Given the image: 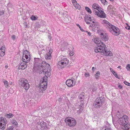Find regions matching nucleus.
<instances>
[{
    "label": "nucleus",
    "instance_id": "f257e3e1",
    "mask_svg": "<svg viewBox=\"0 0 130 130\" xmlns=\"http://www.w3.org/2000/svg\"><path fill=\"white\" fill-rule=\"evenodd\" d=\"M103 21L108 26L109 30L112 34L118 36L120 34V31L118 28L112 25L105 20H103Z\"/></svg>",
    "mask_w": 130,
    "mask_h": 130
},
{
    "label": "nucleus",
    "instance_id": "f03ea898",
    "mask_svg": "<svg viewBox=\"0 0 130 130\" xmlns=\"http://www.w3.org/2000/svg\"><path fill=\"white\" fill-rule=\"evenodd\" d=\"M86 96V95H85V93H84L80 94L79 95L78 97L80 99V101L81 103L78 106L77 108L78 110H77V112L78 114H79L82 112L83 110L84 107L83 103Z\"/></svg>",
    "mask_w": 130,
    "mask_h": 130
},
{
    "label": "nucleus",
    "instance_id": "7ed1b4c3",
    "mask_svg": "<svg viewBox=\"0 0 130 130\" xmlns=\"http://www.w3.org/2000/svg\"><path fill=\"white\" fill-rule=\"evenodd\" d=\"M105 100L104 96H101L97 98L94 102L93 105L96 108H100L101 107Z\"/></svg>",
    "mask_w": 130,
    "mask_h": 130
},
{
    "label": "nucleus",
    "instance_id": "20e7f679",
    "mask_svg": "<svg viewBox=\"0 0 130 130\" xmlns=\"http://www.w3.org/2000/svg\"><path fill=\"white\" fill-rule=\"evenodd\" d=\"M19 84L20 87H23L26 90L29 87V84L27 80L24 78H21L19 81Z\"/></svg>",
    "mask_w": 130,
    "mask_h": 130
},
{
    "label": "nucleus",
    "instance_id": "39448f33",
    "mask_svg": "<svg viewBox=\"0 0 130 130\" xmlns=\"http://www.w3.org/2000/svg\"><path fill=\"white\" fill-rule=\"evenodd\" d=\"M65 121L67 124L70 127L75 126L76 123L74 119L71 117L66 118L65 120Z\"/></svg>",
    "mask_w": 130,
    "mask_h": 130
},
{
    "label": "nucleus",
    "instance_id": "423d86ee",
    "mask_svg": "<svg viewBox=\"0 0 130 130\" xmlns=\"http://www.w3.org/2000/svg\"><path fill=\"white\" fill-rule=\"evenodd\" d=\"M128 118L126 115H124L123 116L119 118L118 120L119 123L121 125L125 126L128 123Z\"/></svg>",
    "mask_w": 130,
    "mask_h": 130
},
{
    "label": "nucleus",
    "instance_id": "0eeeda50",
    "mask_svg": "<svg viewBox=\"0 0 130 130\" xmlns=\"http://www.w3.org/2000/svg\"><path fill=\"white\" fill-rule=\"evenodd\" d=\"M46 77H45L44 76L42 79V83H41L40 85V92H41V93L43 92V90H45L47 88V85L46 83H45L47 81V79Z\"/></svg>",
    "mask_w": 130,
    "mask_h": 130
},
{
    "label": "nucleus",
    "instance_id": "6e6552de",
    "mask_svg": "<svg viewBox=\"0 0 130 130\" xmlns=\"http://www.w3.org/2000/svg\"><path fill=\"white\" fill-rule=\"evenodd\" d=\"M7 121L5 118L3 117L0 118V129H4L5 128Z\"/></svg>",
    "mask_w": 130,
    "mask_h": 130
},
{
    "label": "nucleus",
    "instance_id": "1a4fd4ad",
    "mask_svg": "<svg viewBox=\"0 0 130 130\" xmlns=\"http://www.w3.org/2000/svg\"><path fill=\"white\" fill-rule=\"evenodd\" d=\"M34 59V66L35 67H39V68H40V67L41 68L43 65H42V64H41V59L38 58H35Z\"/></svg>",
    "mask_w": 130,
    "mask_h": 130
},
{
    "label": "nucleus",
    "instance_id": "9d476101",
    "mask_svg": "<svg viewBox=\"0 0 130 130\" xmlns=\"http://www.w3.org/2000/svg\"><path fill=\"white\" fill-rule=\"evenodd\" d=\"M98 45V47L99 50V52H103V53L104 51L106 50L105 49L106 47L105 44L103 42L100 43L99 45Z\"/></svg>",
    "mask_w": 130,
    "mask_h": 130
},
{
    "label": "nucleus",
    "instance_id": "9b49d317",
    "mask_svg": "<svg viewBox=\"0 0 130 130\" xmlns=\"http://www.w3.org/2000/svg\"><path fill=\"white\" fill-rule=\"evenodd\" d=\"M99 7H97V8L98 9H97L99 10L98 13H99L98 14L100 15H98V16L101 18H105L106 17V14L104 13V11L101 10L102 8L99 6Z\"/></svg>",
    "mask_w": 130,
    "mask_h": 130
},
{
    "label": "nucleus",
    "instance_id": "f8f14e48",
    "mask_svg": "<svg viewBox=\"0 0 130 130\" xmlns=\"http://www.w3.org/2000/svg\"><path fill=\"white\" fill-rule=\"evenodd\" d=\"M69 63V60L67 59L63 61H59L58 65L61 67V68H63Z\"/></svg>",
    "mask_w": 130,
    "mask_h": 130
},
{
    "label": "nucleus",
    "instance_id": "ddd939ff",
    "mask_svg": "<svg viewBox=\"0 0 130 130\" xmlns=\"http://www.w3.org/2000/svg\"><path fill=\"white\" fill-rule=\"evenodd\" d=\"M75 82H74L73 80L71 79H69L67 80L66 82V85L69 87H73L75 84Z\"/></svg>",
    "mask_w": 130,
    "mask_h": 130
},
{
    "label": "nucleus",
    "instance_id": "4468645a",
    "mask_svg": "<svg viewBox=\"0 0 130 130\" xmlns=\"http://www.w3.org/2000/svg\"><path fill=\"white\" fill-rule=\"evenodd\" d=\"M63 20L65 23L69 22L70 21V17L69 15L67 14L66 13H65L63 14Z\"/></svg>",
    "mask_w": 130,
    "mask_h": 130
},
{
    "label": "nucleus",
    "instance_id": "2eb2a0df",
    "mask_svg": "<svg viewBox=\"0 0 130 130\" xmlns=\"http://www.w3.org/2000/svg\"><path fill=\"white\" fill-rule=\"evenodd\" d=\"M89 15H86L85 17V20L87 24L90 23V22H89V21L90 22H91L93 20V18L90 17Z\"/></svg>",
    "mask_w": 130,
    "mask_h": 130
},
{
    "label": "nucleus",
    "instance_id": "dca6fc26",
    "mask_svg": "<svg viewBox=\"0 0 130 130\" xmlns=\"http://www.w3.org/2000/svg\"><path fill=\"white\" fill-rule=\"evenodd\" d=\"M25 62H22L18 67L19 69L24 70L27 67V65Z\"/></svg>",
    "mask_w": 130,
    "mask_h": 130
},
{
    "label": "nucleus",
    "instance_id": "f3484780",
    "mask_svg": "<svg viewBox=\"0 0 130 130\" xmlns=\"http://www.w3.org/2000/svg\"><path fill=\"white\" fill-rule=\"evenodd\" d=\"M40 125L41 126V129L45 130L47 129L48 127L46 126V123L44 122H41L40 123Z\"/></svg>",
    "mask_w": 130,
    "mask_h": 130
},
{
    "label": "nucleus",
    "instance_id": "a211bd4d",
    "mask_svg": "<svg viewBox=\"0 0 130 130\" xmlns=\"http://www.w3.org/2000/svg\"><path fill=\"white\" fill-rule=\"evenodd\" d=\"M100 35L101 37L102 40L105 41H106L108 40V38L106 34H104L103 33H101L100 34Z\"/></svg>",
    "mask_w": 130,
    "mask_h": 130
},
{
    "label": "nucleus",
    "instance_id": "6ab92c4d",
    "mask_svg": "<svg viewBox=\"0 0 130 130\" xmlns=\"http://www.w3.org/2000/svg\"><path fill=\"white\" fill-rule=\"evenodd\" d=\"M103 54L106 56H111L112 55V53L111 52L109 51H107V50L106 49L104 51Z\"/></svg>",
    "mask_w": 130,
    "mask_h": 130
},
{
    "label": "nucleus",
    "instance_id": "aec40b11",
    "mask_svg": "<svg viewBox=\"0 0 130 130\" xmlns=\"http://www.w3.org/2000/svg\"><path fill=\"white\" fill-rule=\"evenodd\" d=\"M2 47L0 49V56L3 57L5 54V48H3L4 49H2Z\"/></svg>",
    "mask_w": 130,
    "mask_h": 130
},
{
    "label": "nucleus",
    "instance_id": "412c9836",
    "mask_svg": "<svg viewBox=\"0 0 130 130\" xmlns=\"http://www.w3.org/2000/svg\"><path fill=\"white\" fill-rule=\"evenodd\" d=\"M45 58L46 60L50 59L52 58V56L49 53H47L45 56Z\"/></svg>",
    "mask_w": 130,
    "mask_h": 130
},
{
    "label": "nucleus",
    "instance_id": "4be33fe9",
    "mask_svg": "<svg viewBox=\"0 0 130 130\" xmlns=\"http://www.w3.org/2000/svg\"><path fill=\"white\" fill-rule=\"evenodd\" d=\"M45 66H44L43 65L41 68L40 67V68H40V69H42V71L44 74L45 73V72H46V71H47V70H48L47 69H46V68H45Z\"/></svg>",
    "mask_w": 130,
    "mask_h": 130
},
{
    "label": "nucleus",
    "instance_id": "5701e85b",
    "mask_svg": "<svg viewBox=\"0 0 130 130\" xmlns=\"http://www.w3.org/2000/svg\"><path fill=\"white\" fill-rule=\"evenodd\" d=\"M94 42L96 44H98V45H99V44L101 43H103L101 41H100L99 39L96 38H94Z\"/></svg>",
    "mask_w": 130,
    "mask_h": 130
},
{
    "label": "nucleus",
    "instance_id": "b1692460",
    "mask_svg": "<svg viewBox=\"0 0 130 130\" xmlns=\"http://www.w3.org/2000/svg\"><path fill=\"white\" fill-rule=\"evenodd\" d=\"M97 9L96 8L93 9V12L95 14L97 15L98 16V15H100L98 14L99 13H98L99 10Z\"/></svg>",
    "mask_w": 130,
    "mask_h": 130
},
{
    "label": "nucleus",
    "instance_id": "393cba45",
    "mask_svg": "<svg viewBox=\"0 0 130 130\" xmlns=\"http://www.w3.org/2000/svg\"><path fill=\"white\" fill-rule=\"evenodd\" d=\"M73 5L76 8L78 9H80V6L78 3H77V2L75 3H74Z\"/></svg>",
    "mask_w": 130,
    "mask_h": 130
},
{
    "label": "nucleus",
    "instance_id": "a878e982",
    "mask_svg": "<svg viewBox=\"0 0 130 130\" xmlns=\"http://www.w3.org/2000/svg\"><path fill=\"white\" fill-rule=\"evenodd\" d=\"M41 110H42L43 112V113H47V110L48 109V107H45V108H41Z\"/></svg>",
    "mask_w": 130,
    "mask_h": 130
},
{
    "label": "nucleus",
    "instance_id": "bb28decb",
    "mask_svg": "<svg viewBox=\"0 0 130 130\" xmlns=\"http://www.w3.org/2000/svg\"><path fill=\"white\" fill-rule=\"evenodd\" d=\"M13 116V114L11 113H10L9 114H7L5 115V116L6 118H9L12 117Z\"/></svg>",
    "mask_w": 130,
    "mask_h": 130
},
{
    "label": "nucleus",
    "instance_id": "cd10ccee",
    "mask_svg": "<svg viewBox=\"0 0 130 130\" xmlns=\"http://www.w3.org/2000/svg\"><path fill=\"white\" fill-rule=\"evenodd\" d=\"M126 125V126H124V130H130V125L127 124Z\"/></svg>",
    "mask_w": 130,
    "mask_h": 130
},
{
    "label": "nucleus",
    "instance_id": "c85d7f7f",
    "mask_svg": "<svg viewBox=\"0 0 130 130\" xmlns=\"http://www.w3.org/2000/svg\"><path fill=\"white\" fill-rule=\"evenodd\" d=\"M85 9L89 13H91V11L89 7H85Z\"/></svg>",
    "mask_w": 130,
    "mask_h": 130
},
{
    "label": "nucleus",
    "instance_id": "c756f323",
    "mask_svg": "<svg viewBox=\"0 0 130 130\" xmlns=\"http://www.w3.org/2000/svg\"><path fill=\"white\" fill-rule=\"evenodd\" d=\"M11 122L15 125H16L18 124L17 121L15 120H12L11 121Z\"/></svg>",
    "mask_w": 130,
    "mask_h": 130
},
{
    "label": "nucleus",
    "instance_id": "7c9ffc66",
    "mask_svg": "<svg viewBox=\"0 0 130 130\" xmlns=\"http://www.w3.org/2000/svg\"><path fill=\"white\" fill-rule=\"evenodd\" d=\"M100 75V72L99 71L97 72L95 75V77L96 78V79H98L97 77H99V76Z\"/></svg>",
    "mask_w": 130,
    "mask_h": 130
},
{
    "label": "nucleus",
    "instance_id": "2f4dec72",
    "mask_svg": "<svg viewBox=\"0 0 130 130\" xmlns=\"http://www.w3.org/2000/svg\"><path fill=\"white\" fill-rule=\"evenodd\" d=\"M97 7H99V5L96 3L94 4L92 6V7L93 9L94 8H97Z\"/></svg>",
    "mask_w": 130,
    "mask_h": 130
},
{
    "label": "nucleus",
    "instance_id": "473e14b6",
    "mask_svg": "<svg viewBox=\"0 0 130 130\" xmlns=\"http://www.w3.org/2000/svg\"><path fill=\"white\" fill-rule=\"evenodd\" d=\"M30 60V58L28 60H25V59H24V60H22L23 62H25V63H28Z\"/></svg>",
    "mask_w": 130,
    "mask_h": 130
},
{
    "label": "nucleus",
    "instance_id": "72a5a7b5",
    "mask_svg": "<svg viewBox=\"0 0 130 130\" xmlns=\"http://www.w3.org/2000/svg\"><path fill=\"white\" fill-rule=\"evenodd\" d=\"M30 18L32 20H35L37 18H36V17L34 15H32Z\"/></svg>",
    "mask_w": 130,
    "mask_h": 130
},
{
    "label": "nucleus",
    "instance_id": "f704fd0d",
    "mask_svg": "<svg viewBox=\"0 0 130 130\" xmlns=\"http://www.w3.org/2000/svg\"><path fill=\"white\" fill-rule=\"evenodd\" d=\"M92 22L93 23V24H92L91 23V25H90V26L91 27H93L95 26V23L93 21Z\"/></svg>",
    "mask_w": 130,
    "mask_h": 130
},
{
    "label": "nucleus",
    "instance_id": "c9c22d12",
    "mask_svg": "<svg viewBox=\"0 0 130 130\" xmlns=\"http://www.w3.org/2000/svg\"><path fill=\"white\" fill-rule=\"evenodd\" d=\"M59 60H60V61H61L63 59H65V57L64 56H60L59 58Z\"/></svg>",
    "mask_w": 130,
    "mask_h": 130
},
{
    "label": "nucleus",
    "instance_id": "e433bc0d",
    "mask_svg": "<svg viewBox=\"0 0 130 130\" xmlns=\"http://www.w3.org/2000/svg\"><path fill=\"white\" fill-rule=\"evenodd\" d=\"M76 25L80 29V30L82 31H84V30L83 29H82L81 26L78 24H76Z\"/></svg>",
    "mask_w": 130,
    "mask_h": 130
},
{
    "label": "nucleus",
    "instance_id": "4c0bfd02",
    "mask_svg": "<svg viewBox=\"0 0 130 130\" xmlns=\"http://www.w3.org/2000/svg\"><path fill=\"white\" fill-rule=\"evenodd\" d=\"M14 128L13 126H10L6 130H13Z\"/></svg>",
    "mask_w": 130,
    "mask_h": 130
},
{
    "label": "nucleus",
    "instance_id": "58836bf2",
    "mask_svg": "<svg viewBox=\"0 0 130 130\" xmlns=\"http://www.w3.org/2000/svg\"><path fill=\"white\" fill-rule=\"evenodd\" d=\"M126 68L128 70L130 71V64H128Z\"/></svg>",
    "mask_w": 130,
    "mask_h": 130
},
{
    "label": "nucleus",
    "instance_id": "ea45409f",
    "mask_svg": "<svg viewBox=\"0 0 130 130\" xmlns=\"http://www.w3.org/2000/svg\"><path fill=\"white\" fill-rule=\"evenodd\" d=\"M101 2L102 3H105V4H106L107 3V1L106 0H100Z\"/></svg>",
    "mask_w": 130,
    "mask_h": 130
},
{
    "label": "nucleus",
    "instance_id": "a19ab883",
    "mask_svg": "<svg viewBox=\"0 0 130 130\" xmlns=\"http://www.w3.org/2000/svg\"><path fill=\"white\" fill-rule=\"evenodd\" d=\"M4 83L5 85V86L6 87H7L8 86V83L7 81H4Z\"/></svg>",
    "mask_w": 130,
    "mask_h": 130
},
{
    "label": "nucleus",
    "instance_id": "79ce46f5",
    "mask_svg": "<svg viewBox=\"0 0 130 130\" xmlns=\"http://www.w3.org/2000/svg\"><path fill=\"white\" fill-rule=\"evenodd\" d=\"M124 83L126 85H128L129 86H130V84L127 82L126 81H124Z\"/></svg>",
    "mask_w": 130,
    "mask_h": 130
},
{
    "label": "nucleus",
    "instance_id": "37998d69",
    "mask_svg": "<svg viewBox=\"0 0 130 130\" xmlns=\"http://www.w3.org/2000/svg\"><path fill=\"white\" fill-rule=\"evenodd\" d=\"M48 38L50 40V41H51V39L52 38V37L51 36V35L50 34L48 35Z\"/></svg>",
    "mask_w": 130,
    "mask_h": 130
},
{
    "label": "nucleus",
    "instance_id": "c03bdc74",
    "mask_svg": "<svg viewBox=\"0 0 130 130\" xmlns=\"http://www.w3.org/2000/svg\"><path fill=\"white\" fill-rule=\"evenodd\" d=\"M112 8V5H110L108 6L107 9L108 10L111 9Z\"/></svg>",
    "mask_w": 130,
    "mask_h": 130
},
{
    "label": "nucleus",
    "instance_id": "a18cd8bd",
    "mask_svg": "<svg viewBox=\"0 0 130 130\" xmlns=\"http://www.w3.org/2000/svg\"><path fill=\"white\" fill-rule=\"evenodd\" d=\"M85 75L86 77H89L90 76V74L88 73H86L85 74Z\"/></svg>",
    "mask_w": 130,
    "mask_h": 130
},
{
    "label": "nucleus",
    "instance_id": "49530a36",
    "mask_svg": "<svg viewBox=\"0 0 130 130\" xmlns=\"http://www.w3.org/2000/svg\"><path fill=\"white\" fill-rule=\"evenodd\" d=\"M94 51L95 52H96V53H97L98 52H99V49H98V47H97L95 49Z\"/></svg>",
    "mask_w": 130,
    "mask_h": 130
},
{
    "label": "nucleus",
    "instance_id": "de8ad7c7",
    "mask_svg": "<svg viewBox=\"0 0 130 130\" xmlns=\"http://www.w3.org/2000/svg\"><path fill=\"white\" fill-rule=\"evenodd\" d=\"M97 88L96 87L93 86V87L92 88V90L93 91H96L97 90Z\"/></svg>",
    "mask_w": 130,
    "mask_h": 130
},
{
    "label": "nucleus",
    "instance_id": "09e8293b",
    "mask_svg": "<svg viewBox=\"0 0 130 130\" xmlns=\"http://www.w3.org/2000/svg\"><path fill=\"white\" fill-rule=\"evenodd\" d=\"M11 38L13 40H14L16 38L15 36V35H13L11 36Z\"/></svg>",
    "mask_w": 130,
    "mask_h": 130
},
{
    "label": "nucleus",
    "instance_id": "8fccbe9b",
    "mask_svg": "<svg viewBox=\"0 0 130 130\" xmlns=\"http://www.w3.org/2000/svg\"><path fill=\"white\" fill-rule=\"evenodd\" d=\"M53 52V50L52 49H50L49 50V52L48 53H49L51 55V53Z\"/></svg>",
    "mask_w": 130,
    "mask_h": 130
},
{
    "label": "nucleus",
    "instance_id": "3c124183",
    "mask_svg": "<svg viewBox=\"0 0 130 130\" xmlns=\"http://www.w3.org/2000/svg\"><path fill=\"white\" fill-rule=\"evenodd\" d=\"M125 28L126 29L128 30L130 29V26H128V25H127V26Z\"/></svg>",
    "mask_w": 130,
    "mask_h": 130
},
{
    "label": "nucleus",
    "instance_id": "603ef678",
    "mask_svg": "<svg viewBox=\"0 0 130 130\" xmlns=\"http://www.w3.org/2000/svg\"><path fill=\"white\" fill-rule=\"evenodd\" d=\"M4 13V12L3 11H0V16L2 15Z\"/></svg>",
    "mask_w": 130,
    "mask_h": 130
},
{
    "label": "nucleus",
    "instance_id": "864d4df0",
    "mask_svg": "<svg viewBox=\"0 0 130 130\" xmlns=\"http://www.w3.org/2000/svg\"><path fill=\"white\" fill-rule=\"evenodd\" d=\"M24 57L25 58L26 60H28L27 59L28 58V57L27 55H25Z\"/></svg>",
    "mask_w": 130,
    "mask_h": 130
},
{
    "label": "nucleus",
    "instance_id": "5fc2aeb1",
    "mask_svg": "<svg viewBox=\"0 0 130 130\" xmlns=\"http://www.w3.org/2000/svg\"><path fill=\"white\" fill-rule=\"evenodd\" d=\"M86 32H87V33H88V35L89 36H91V33L90 32H88V31H86Z\"/></svg>",
    "mask_w": 130,
    "mask_h": 130
},
{
    "label": "nucleus",
    "instance_id": "6e6d98bb",
    "mask_svg": "<svg viewBox=\"0 0 130 130\" xmlns=\"http://www.w3.org/2000/svg\"><path fill=\"white\" fill-rule=\"evenodd\" d=\"M72 2L73 4H74V3H75L77 2L75 0H72Z\"/></svg>",
    "mask_w": 130,
    "mask_h": 130
},
{
    "label": "nucleus",
    "instance_id": "4d7b16f0",
    "mask_svg": "<svg viewBox=\"0 0 130 130\" xmlns=\"http://www.w3.org/2000/svg\"><path fill=\"white\" fill-rule=\"evenodd\" d=\"M104 130H112L110 128H106Z\"/></svg>",
    "mask_w": 130,
    "mask_h": 130
},
{
    "label": "nucleus",
    "instance_id": "13d9d810",
    "mask_svg": "<svg viewBox=\"0 0 130 130\" xmlns=\"http://www.w3.org/2000/svg\"><path fill=\"white\" fill-rule=\"evenodd\" d=\"M62 98H59L58 99V101L59 102H60L61 101Z\"/></svg>",
    "mask_w": 130,
    "mask_h": 130
},
{
    "label": "nucleus",
    "instance_id": "bf43d9fd",
    "mask_svg": "<svg viewBox=\"0 0 130 130\" xmlns=\"http://www.w3.org/2000/svg\"><path fill=\"white\" fill-rule=\"evenodd\" d=\"M45 65H46V66L48 67L47 68V69L49 67L50 68V65L48 64H46Z\"/></svg>",
    "mask_w": 130,
    "mask_h": 130
},
{
    "label": "nucleus",
    "instance_id": "052dcab7",
    "mask_svg": "<svg viewBox=\"0 0 130 130\" xmlns=\"http://www.w3.org/2000/svg\"><path fill=\"white\" fill-rule=\"evenodd\" d=\"M112 73L115 76L117 74V73L115 72V71L112 72Z\"/></svg>",
    "mask_w": 130,
    "mask_h": 130
},
{
    "label": "nucleus",
    "instance_id": "680f3d73",
    "mask_svg": "<svg viewBox=\"0 0 130 130\" xmlns=\"http://www.w3.org/2000/svg\"><path fill=\"white\" fill-rule=\"evenodd\" d=\"M112 73L115 76L117 74V73L115 72V71L112 72Z\"/></svg>",
    "mask_w": 130,
    "mask_h": 130
},
{
    "label": "nucleus",
    "instance_id": "e2e57ef3",
    "mask_svg": "<svg viewBox=\"0 0 130 130\" xmlns=\"http://www.w3.org/2000/svg\"><path fill=\"white\" fill-rule=\"evenodd\" d=\"M118 87L120 89H121L122 88V86L120 85H119L118 86Z\"/></svg>",
    "mask_w": 130,
    "mask_h": 130
},
{
    "label": "nucleus",
    "instance_id": "0e129e2a",
    "mask_svg": "<svg viewBox=\"0 0 130 130\" xmlns=\"http://www.w3.org/2000/svg\"><path fill=\"white\" fill-rule=\"evenodd\" d=\"M34 2L36 1H38L40 2H41L42 1V0H32Z\"/></svg>",
    "mask_w": 130,
    "mask_h": 130
},
{
    "label": "nucleus",
    "instance_id": "69168bd1",
    "mask_svg": "<svg viewBox=\"0 0 130 130\" xmlns=\"http://www.w3.org/2000/svg\"><path fill=\"white\" fill-rule=\"evenodd\" d=\"M110 71H111V72L112 73V72L115 71H113L112 69L111 68H110Z\"/></svg>",
    "mask_w": 130,
    "mask_h": 130
},
{
    "label": "nucleus",
    "instance_id": "338daca9",
    "mask_svg": "<svg viewBox=\"0 0 130 130\" xmlns=\"http://www.w3.org/2000/svg\"><path fill=\"white\" fill-rule=\"evenodd\" d=\"M46 72H45V75H46V74H47V75L49 73L47 71H47H46Z\"/></svg>",
    "mask_w": 130,
    "mask_h": 130
},
{
    "label": "nucleus",
    "instance_id": "774afa93",
    "mask_svg": "<svg viewBox=\"0 0 130 130\" xmlns=\"http://www.w3.org/2000/svg\"><path fill=\"white\" fill-rule=\"evenodd\" d=\"M95 68L94 67H93L92 68V71H94L95 69Z\"/></svg>",
    "mask_w": 130,
    "mask_h": 130
}]
</instances>
